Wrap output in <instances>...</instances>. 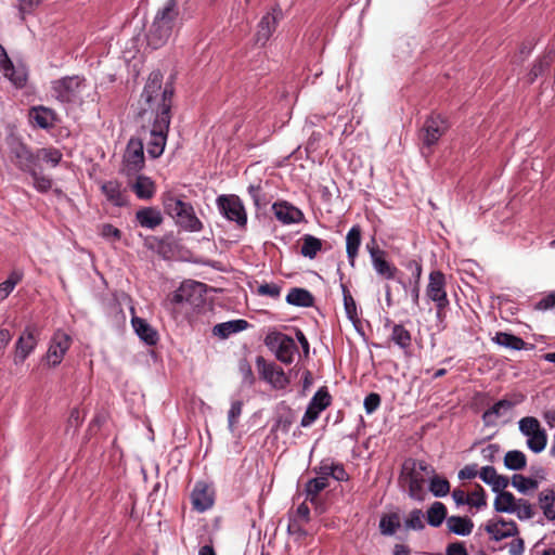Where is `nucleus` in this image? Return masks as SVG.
<instances>
[{
    "label": "nucleus",
    "mask_w": 555,
    "mask_h": 555,
    "mask_svg": "<svg viewBox=\"0 0 555 555\" xmlns=\"http://www.w3.org/2000/svg\"><path fill=\"white\" fill-rule=\"evenodd\" d=\"M173 88L166 83L163 86V74L154 70L149 75L140 96L139 115L147 126L149 139L146 151L151 158H158L165 150L169 126L171 122Z\"/></svg>",
    "instance_id": "nucleus-1"
},
{
    "label": "nucleus",
    "mask_w": 555,
    "mask_h": 555,
    "mask_svg": "<svg viewBox=\"0 0 555 555\" xmlns=\"http://www.w3.org/2000/svg\"><path fill=\"white\" fill-rule=\"evenodd\" d=\"M178 0H167L159 8L146 33V42L153 49L164 47L179 27Z\"/></svg>",
    "instance_id": "nucleus-2"
},
{
    "label": "nucleus",
    "mask_w": 555,
    "mask_h": 555,
    "mask_svg": "<svg viewBox=\"0 0 555 555\" xmlns=\"http://www.w3.org/2000/svg\"><path fill=\"white\" fill-rule=\"evenodd\" d=\"M88 89L87 78L82 75L64 76L51 81L53 98L67 105H81Z\"/></svg>",
    "instance_id": "nucleus-3"
},
{
    "label": "nucleus",
    "mask_w": 555,
    "mask_h": 555,
    "mask_svg": "<svg viewBox=\"0 0 555 555\" xmlns=\"http://www.w3.org/2000/svg\"><path fill=\"white\" fill-rule=\"evenodd\" d=\"M165 212L176 220L177 225L188 232H201L203 222L196 217L191 203L171 194L163 197Z\"/></svg>",
    "instance_id": "nucleus-4"
},
{
    "label": "nucleus",
    "mask_w": 555,
    "mask_h": 555,
    "mask_svg": "<svg viewBox=\"0 0 555 555\" xmlns=\"http://www.w3.org/2000/svg\"><path fill=\"white\" fill-rule=\"evenodd\" d=\"M435 468L425 461L408 459L402 465L401 478L408 483L409 495L415 501L425 498L426 477L434 475Z\"/></svg>",
    "instance_id": "nucleus-5"
},
{
    "label": "nucleus",
    "mask_w": 555,
    "mask_h": 555,
    "mask_svg": "<svg viewBox=\"0 0 555 555\" xmlns=\"http://www.w3.org/2000/svg\"><path fill=\"white\" fill-rule=\"evenodd\" d=\"M518 429L527 438L526 444L533 453H541L547 444V434L534 416H525L518 421Z\"/></svg>",
    "instance_id": "nucleus-6"
},
{
    "label": "nucleus",
    "mask_w": 555,
    "mask_h": 555,
    "mask_svg": "<svg viewBox=\"0 0 555 555\" xmlns=\"http://www.w3.org/2000/svg\"><path fill=\"white\" fill-rule=\"evenodd\" d=\"M426 296L429 300L435 302L437 319L442 320L446 309L450 305V300L446 291V276L441 271L437 270L430 272L426 287Z\"/></svg>",
    "instance_id": "nucleus-7"
},
{
    "label": "nucleus",
    "mask_w": 555,
    "mask_h": 555,
    "mask_svg": "<svg viewBox=\"0 0 555 555\" xmlns=\"http://www.w3.org/2000/svg\"><path fill=\"white\" fill-rule=\"evenodd\" d=\"M266 345L274 353L275 358L284 364H292L295 356L298 353L295 340L281 332L268 334Z\"/></svg>",
    "instance_id": "nucleus-8"
},
{
    "label": "nucleus",
    "mask_w": 555,
    "mask_h": 555,
    "mask_svg": "<svg viewBox=\"0 0 555 555\" xmlns=\"http://www.w3.org/2000/svg\"><path fill=\"white\" fill-rule=\"evenodd\" d=\"M219 212L229 221L243 229L247 224V212L237 195H220L216 199Z\"/></svg>",
    "instance_id": "nucleus-9"
},
{
    "label": "nucleus",
    "mask_w": 555,
    "mask_h": 555,
    "mask_svg": "<svg viewBox=\"0 0 555 555\" xmlns=\"http://www.w3.org/2000/svg\"><path fill=\"white\" fill-rule=\"evenodd\" d=\"M365 248L376 274L385 280H395L399 270L387 260V253L379 248L375 237L366 243Z\"/></svg>",
    "instance_id": "nucleus-10"
},
{
    "label": "nucleus",
    "mask_w": 555,
    "mask_h": 555,
    "mask_svg": "<svg viewBox=\"0 0 555 555\" xmlns=\"http://www.w3.org/2000/svg\"><path fill=\"white\" fill-rule=\"evenodd\" d=\"M256 365L261 379L274 389H285L289 385V378L284 370L274 362H267L263 357L256 358Z\"/></svg>",
    "instance_id": "nucleus-11"
},
{
    "label": "nucleus",
    "mask_w": 555,
    "mask_h": 555,
    "mask_svg": "<svg viewBox=\"0 0 555 555\" xmlns=\"http://www.w3.org/2000/svg\"><path fill=\"white\" fill-rule=\"evenodd\" d=\"M9 157L24 172H29L36 167V153L17 138L9 141Z\"/></svg>",
    "instance_id": "nucleus-12"
},
{
    "label": "nucleus",
    "mask_w": 555,
    "mask_h": 555,
    "mask_svg": "<svg viewBox=\"0 0 555 555\" xmlns=\"http://www.w3.org/2000/svg\"><path fill=\"white\" fill-rule=\"evenodd\" d=\"M448 128V121L441 115L428 116L420 132V139L423 145L426 147H431L437 144Z\"/></svg>",
    "instance_id": "nucleus-13"
},
{
    "label": "nucleus",
    "mask_w": 555,
    "mask_h": 555,
    "mask_svg": "<svg viewBox=\"0 0 555 555\" xmlns=\"http://www.w3.org/2000/svg\"><path fill=\"white\" fill-rule=\"evenodd\" d=\"M144 164L143 142L140 139L131 138L124 154L122 171L127 176L138 173Z\"/></svg>",
    "instance_id": "nucleus-14"
},
{
    "label": "nucleus",
    "mask_w": 555,
    "mask_h": 555,
    "mask_svg": "<svg viewBox=\"0 0 555 555\" xmlns=\"http://www.w3.org/2000/svg\"><path fill=\"white\" fill-rule=\"evenodd\" d=\"M332 402V397L326 387H321L310 399L306 412L301 418V427H310Z\"/></svg>",
    "instance_id": "nucleus-15"
},
{
    "label": "nucleus",
    "mask_w": 555,
    "mask_h": 555,
    "mask_svg": "<svg viewBox=\"0 0 555 555\" xmlns=\"http://www.w3.org/2000/svg\"><path fill=\"white\" fill-rule=\"evenodd\" d=\"M522 395H515L513 399L503 398L482 413V422L487 427L495 426L498 420L508 415L512 410L524 401Z\"/></svg>",
    "instance_id": "nucleus-16"
},
{
    "label": "nucleus",
    "mask_w": 555,
    "mask_h": 555,
    "mask_svg": "<svg viewBox=\"0 0 555 555\" xmlns=\"http://www.w3.org/2000/svg\"><path fill=\"white\" fill-rule=\"evenodd\" d=\"M72 345V338L63 331H56L49 344L46 360L50 366H57L62 363L64 356Z\"/></svg>",
    "instance_id": "nucleus-17"
},
{
    "label": "nucleus",
    "mask_w": 555,
    "mask_h": 555,
    "mask_svg": "<svg viewBox=\"0 0 555 555\" xmlns=\"http://www.w3.org/2000/svg\"><path fill=\"white\" fill-rule=\"evenodd\" d=\"M38 345V330L28 325L23 331L15 344V358L14 362L23 363L29 354L36 349Z\"/></svg>",
    "instance_id": "nucleus-18"
},
{
    "label": "nucleus",
    "mask_w": 555,
    "mask_h": 555,
    "mask_svg": "<svg viewBox=\"0 0 555 555\" xmlns=\"http://www.w3.org/2000/svg\"><path fill=\"white\" fill-rule=\"evenodd\" d=\"M214 490L204 481H197L191 492V502L195 511L203 513L214 505Z\"/></svg>",
    "instance_id": "nucleus-19"
},
{
    "label": "nucleus",
    "mask_w": 555,
    "mask_h": 555,
    "mask_svg": "<svg viewBox=\"0 0 555 555\" xmlns=\"http://www.w3.org/2000/svg\"><path fill=\"white\" fill-rule=\"evenodd\" d=\"M272 210L275 218L283 224L299 223L305 219V215L299 208L285 201L274 203Z\"/></svg>",
    "instance_id": "nucleus-20"
},
{
    "label": "nucleus",
    "mask_w": 555,
    "mask_h": 555,
    "mask_svg": "<svg viewBox=\"0 0 555 555\" xmlns=\"http://www.w3.org/2000/svg\"><path fill=\"white\" fill-rule=\"evenodd\" d=\"M101 191L106 201L115 207H124L128 205L126 189L117 180L105 181L101 185Z\"/></svg>",
    "instance_id": "nucleus-21"
},
{
    "label": "nucleus",
    "mask_w": 555,
    "mask_h": 555,
    "mask_svg": "<svg viewBox=\"0 0 555 555\" xmlns=\"http://www.w3.org/2000/svg\"><path fill=\"white\" fill-rule=\"evenodd\" d=\"M486 531L495 541L514 537L518 533L516 522L513 520L506 521L503 518L498 520H489L486 525Z\"/></svg>",
    "instance_id": "nucleus-22"
},
{
    "label": "nucleus",
    "mask_w": 555,
    "mask_h": 555,
    "mask_svg": "<svg viewBox=\"0 0 555 555\" xmlns=\"http://www.w3.org/2000/svg\"><path fill=\"white\" fill-rule=\"evenodd\" d=\"M0 70L15 86H23L26 81V74L16 69L8 55L5 48L0 43Z\"/></svg>",
    "instance_id": "nucleus-23"
},
{
    "label": "nucleus",
    "mask_w": 555,
    "mask_h": 555,
    "mask_svg": "<svg viewBox=\"0 0 555 555\" xmlns=\"http://www.w3.org/2000/svg\"><path fill=\"white\" fill-rule=\"evenodd\" d=\"M205 284L201 282L194 281H185L172 295V302L175 304H190L196 305V299L194 296L196 294L201 295Z\"/></svg>",
    "instance_id": "nucleus-24"
},
{
    "label": "nucleus",
    "mask_w": 555,
    "mask_h": 555,
    "mask_svg": "<svg viewBox=\"0 0 555 555\" xmlns=\"http://www.w3.org/2000/svg\"><path fill=\"white\" fill-rule=\"evenodd\" d=\"M281 15V10H273L272 12L267 13L262 16L258 24L257 33H256V41L260 44H264L273 31L276 28L279 16Z\"/></svg>",
    "instance_id": "nucleus-25"
},
{
    "label": "nucleus",
    "mask_w": 555,
    "mask_h": 555,
    "mask_svg": "<svg viewBox=\"0 0 555 555\" xmlns=\"http://www.w3.org/2000/svg\"><path fill=\"white\" fill-rule=\"evenodd\" d=\"M135 221L144 229L154 230L164 221L162 212L155 207H143L137 210Z\"/></svg>",
    "instance_id": "nucleus-26"
},
{
    "label": "nucleus",
    "mask_w": 555,
    "mask_h": 555,
    "mask_svg": "<svg viewBox=\"0 0 555 555\" xmlns=\"http://www.w3.org/2000/svg\"><path fill=\"white\" fill-rule=\"evenodd\" d=\"M479 478L491 487L493 492H498L507 488L509 479L506 476L499 475L493 466H483L479 470Z\"/></svg>",
    "instance_id": "nucleus-27"
},
{
    "label": "nucleus",
    "mask_w": 555,
    "mask_h": 555,
    "mask_svg": "<svg viewBox=\"0 0 555 555\" xmlns=\"http://www.w3.org/2000/svg\"><path fill=\"white\" fill-rule=\"evenodd\" d=\"M131 324L135 334L142 341L149 346L157 344L159 338L158 333L150 323L146 322V320L139 317H132Z\"/></svg>",
    "instance_id": "nucleus-28"
},
{
    "label": "nucleus",
    "mask_w": 555,
    "mask_h": 555,
    "mask_svg": "<svg viewBox=\"0 0 555 555\" xmlns=\"http://www.w3.org/2000/svg\"><path fill=\"white\" fill-rule=\"evenodd\" d=\"M362 241V231L359 224H354L350 228L346 235V254L349 264L353 268L356 259L359 254V248Z\"/></svg>",
    "instance_id": "nucleus-29"
},
{
    "label": "nucleus",
    "mask_w": 555,
    "mask_h": 555,
    "mask_svg": "<svg viewBox=\"0 0 555 555\" xmlns=\"http://www.w3.org/2000/svg\"><path fill=\"white\" fill-rule=\"evenodd\" d=\"M249 326V323L244 319L231 320L228 322L218 323L212 327V334L222 339L230 337L233 334L243 332Z\"/></svg>",
    "instance_id": "nucleus-30"
},
{
    "label": "nucleus",
    "mask_w": 555,
    "mask_h": 555,
    "mask_svg": "<svg viewBox=\"0 0 555 555\" xmlns=\"http://www.w3.org/2000/svg\"><path fill=\"white\" fill-rule=\"evenodd\" d=\"M132 191L139 199H151L156 192L155 182L144 175H139L131 185Z\"/></svg>",
    "instance_id": "nucleus-31"
},
{
    "label": "nucleus",
    "mask_w": 555,
    "mask_h": 555,
    "mask_svg": "<svg viewBox=\"0 0 555 555\" xmlns=\"http://www.w3.org/2000/svg\"><path fill=\"white\" fill-rule=\"evenodd\" d=\"M492 340L499 346L517 351L533 348L532 345L528 347V344L522 338L506 332H498Z\"/></svg>",
    "instance_id": "nucleus-32"
},
{
    "label": "nucleus",
    "mask_w": 555,
    "mask_h": 555,
    "mask_svg": "<svg viewBox=\"0 0 555 555\" xmlns=\"http://www.w3.org/2000/svg\"><path fill=\"white\" fill-rule=\"evenodd\" d=\"M29 116L33 124L40 129H50L54 126L55 114L50 108L43 106L33 107Z\"/></svg>",
    "instance_id": "nucleus-33"
},
{
    "label": "nucleus",
    "mask_w": 555,
    "mask_h": 555,
    "mask_svg": "<svg viewBox=\"0 0 555 555\" xmlns=\"http://www.w3.org/2000/svg\"><path fill=\"white\" fill-rule=\"evenodd\" d=\"M285 300L291 306L302 308L311 307L314 304L313 295L308 289L301 287L291 288Z\"/></svg>",
    "instance_id": "nucleus-34"
},
{
    "label": "nucleus",
    "mask_w": 555,
    "mask_h": 555,
    "mask_svg": "<svg viewBox=\"0 0 555 555\" xmlns=\"http://www.w3.org/2000/svg\"><path fill=\"white\" fill-rule=\"evenodd\" d=\"M390 341L398 346L404 353H408L412 345L411 333L402 324H392Z\"/></svg>",
    "instance_id": "nucleus-35"
},
{
    "label": "nucleus",
    "mask_w": 555,
    "mask_h": 555,
    "mask_svg": "<svg viewBox=\"0 0 555 555\" xmlns=\"http://www.w3.org/2000/svg\"><path fill=\"white\" fill-rule=\"evenodd\" d=\"M300 243V255L309 259H314L323 246L322 240L312 234H304Z\"/></svg>",
    "instance_id": "nucleus-36"
},
{
    "label": "nucleus",
    "mask_w": 555,
    "mask_h": 555,
    "mask_svg": "<svg viewBox=\"0 0 555 555\" xmlns=\"http://www.w3.org/2000/svg\"><path fill=\"white\" fill-rule=\"evenodd\" d=\"M340 288H341V293H343V300H344V308H345L346 315L351 321L353 326L358 330V326L361 322H360L356 300L353 299V297L346 284L340 283Z\"/></svg>",
    "instance_id": "nucleus-37"
},
{
    "label": "nucleus",
    "mask_w": 555,
    "mask_h": 555,
    "mask_svg": "<svg viewBox=\"0 0 555 555\" xmlns=\"http://www.w3.org/2000/svg\"><path fill=\"white\" fill-rule=\"evenodd\" d=\"M448 530L456 535H468L473 531L474 522L468 517L450 516L447 518Z\"/></svg>",
    "instance_id": "nucleus-38"
},
{
    "label": "nucleus",
    "mask_w": 555,
    "mask_h": 555,
    "mask_svg": "<svg viewBox=\"0 0 555 555\" xmlns=\"http://www.w3.org/2000/svg\"><path fill=\"white\" fill-rule=\"evenodd\" d=\"M495 493L496 496L493 503L494 511L498 513L513 514L518 499H516L512 492L504 490Z\"/></svg>",
    "instance_id": "nucleus-39"
},
{
    "label": "nucleus",
    "mask_w": 555,
    "mask_h": 555,
    "mask_svg": "<svg viewBox=\"0 0 555 555\" xmlns=\"http://www.w3.org/2000/svg\"><path fill=\"white\" fill-rule=\"evenodd\" d=\"M447 507L442 502L435 501L426 512V519L429 526L439 527L442 522L447 521Z\"/></svg>",
    "instance_id": "nucleus-40"
},
{
    "label": "nucleus",
    "mask_w": 555,
    "mask_h": 555,
    "mask_svg": "<svg viewBox=\"0 0 555 555\" xmlns=\"http://www.w3.org/2000/svg\"><path fill=\"white\" fill-rule=\"evenodd\" d=\"M63 158L62 152L56 147H42L36 151V167L42 160L51 167H56Z\"/></svg>",
    "instance_id": "nucleus-41"
},
{
    "label": "nucleus",
    "mask_w": 555,
    "mask_h": 555,
    "mask_svg": "<svg viewBox=\"0 0 555 555\" xmlns=\"http://www.w3.org/2000/svg\"><path fill=\"white\" fill-rule=\"evenodd\" d=\"M400 526V517L397 513L384 514L379 519V531L386 537L393 535Z\"/></svg>",
    "instance_id": "nucleus-42"
},
{
    "label": "nucleus",
    "mask_w": 555,
    "mask_h": 555,
    "mask_svg": "<svg viewBox=\"0 0 555 555\" xmlns=\"http://www.w3.org/2000/svg\"><path fill=\"white\" fill-rule=\"evenodd\" d=\"M539 504L544 516L550 520H555V492L553 490L540 492Z\"/></svg>",
    "instance_id": "nucleus-43"
},
{
    "label": "nucleus",
    "mask_w": 555,
    "mask_h": 555,
    "mask_svg": "<svg viewBox=\"0 0 555 555\" xmlns=\"http://www.w3.org/2000/svg\"><path fill=\"white\" fill-rule=\"evenodd\" d=\"M328 487V482L323 477L310 479L305 486L306 500L315 503L319 494Z\"/></svg>",
    "instance_id": "nucleus-44"
},
{
    "label": "nucleus",
    "mask_w": 555,
    "mask_h": 555,
    "mask_svg": "<svg viewBox=\"0 0 555 555\" xmlns=\"http://www.w3.org/2000/svg\"><path fill=\"white\" fill-rule=\"evenodd\" d=\"M527 465V457L522 451L512 450L504 456V466L509 470H521Z\"/></svg>",
    "instance_id": "nucleus-45"
},
{
    "label": "nucleus",
    "mask_w": 555,
    "mask_h": 555,
    "mask_svg": "<svg viewBox=\"0 0 555 555\" xmlns=\"http://www.w3.org/2000/svg\"><path fill=\"white\" fill-rule=\"evenodd\" d=\"M428 489L434 496L443 498L450 492V482L434 473V475L429 476Z\"/></svg>",
    "instance_id": "nucleus-46"
},
{
    "label": "nucleus",
    "mask_w": 555,
    "mask_h": 555,
    "mask_svg": "<svg viewBox=\"0 0 555 555\" xmlns=\"http://www.w3.org/2000/svg\"><path fill=\"white\" fill-rule=\"evenodd\" d=\"M23 280V273L18 270L12 271L8 279L0 283V301L4 300Z\"/></svg>",
    "instance_id": "nucleus-47"
},
{
    "label": "nucleus",
    "mask_w": 555,
    "mask_h": 555,
    "mask_svg": "<svg viewBox=\"0 0 555 555\" xmlns=\"http://www.w3.org/2000/svg\"><path fill=\"white\" fill-rule=\"evenodd\" d=\"M34 181V188L41 193L48 192L52 188V180L42 175L40 167H35L33 170L28 172Z\"/></svg>",
    "instance_id": "nucleus-48"
},
{
    "label": "nucleus",
    "mask_w": 555,
    "mask_h": 555,
    "mask_svg": "<svg viewBox=\"0 0 555 555\" xmlns=\"http://www.w3.org/2000/svg\"><path fill=\"white\" fill-rule=\"evenodd\" d=\"M512 486L517 489L520 493H527L528 491L535 490L539 483L535 479L526 477L524 475L515 474L512 477Z\"/></svg>",
    "instance_id": "nucleus-49"
},
{
    "label": "nucleus",
    "mask_w": 555,
    "mask_h": 555,
    "mask_svg": "<svg viewBox=\"0 0 555 555\" xmlns=\"http://www.w3.org/2000/svg\"><path fill=\"white\" fill-rule=\"evenodd\" d=\"M404 528L406 530L422 531L425 528L423 512L418 508L411 511L404 519Z\"/></svg>",
    "instance_id": "nucleus-50"
},
{
    "label": "nucleus",
    "mask_w": 555,
    "mask_h": 555,
    "mask_svg": "<svg viewBox=\"0 0 555 555\" xmlns=\"http://www.w3.org/2000/svg\"><path fill=\"white\" fill-rule=\"evenodd\" d=\"M295 421L294 413L291 409H286L283 413L279 414L273 425V430H280L287 434Z\"/></svg>",
    "instance_id": "nucleus-51"
},
{
    "label": "nucleus",
    "mask_w": 555,
    "mask_h": 555,
    "mask_svg": "<svg viewBox=\"0 0 555 555\" xmlns=\"http://www.w3.org/2000/svg\"><path fill=\"white\" fill-rule=\"evenodd\" d=\"M243 411V401L233 400L230 410L228 411V428L231 433L235 430L238 420Z\"/></svg>",
    "instance_id": "nucleus-52"
},
{
    "label": "nucleus",
    "mask_w": 555,
    "mask_h": 555,
    "mask_svg": "<svg viewBox=\"0 0 555 555\" xmlns=\"http://www.w3.org/2000/svg\"><path fill=\"white\" fill-rule=\"evenodd\" d=\"M550 67L551 60L548 57L544 56L537 60L528 74V81L532 83L538 77L547 72Z\"/></svg>",
    "instance_id": "nucleus-53"
},
{
    "label": "nucleus",
    "mask_w": 555,
    "mask_h": 555,
    "mask_svg": "<svg viewBox=\"0 0 555 555\" xmlns=\"http://www.w3.org/2000/svg\"><path fill=\"white\" fill-rule=\"evenodd\" d=\"M467 505L474 506L478 509L487 505L486 491L480 485H476L474 491L467 494Z\"/></svg>",
    "instance_id": "nucleus-54"
},
{
    "label": "nucleus",
    "mask_w": 555,
    "mask_h": 555,
    "mask_svg": "<svg viewBox=\"0 0 555 555\" xmlns=\"http://www.w3.org/2000/svg\"><path fill=\"white\" fill-rule=\"evenodd\" d=\"M247 192L257 208H262L268 205L269 201L267 199L266 194L262 192L260 183L250 184L247 188Z\"/></svg>",
    "instance_id": "nucleus-55"
},
{
    "label": "nucleus",
    "mask_w": 555,
    "mask_h": 555,
    "mask_svg": "<svg viewBox=\"0 0 555 555\" xmlns=\"http://www.w3.org/2000/svg\"><path fill=\"white\" fill-rule=\"evenodd\" d=\"M513 514H516L520 520H528L533 517L534 512L532 505L527 500L518 499Z\"/></svg>",
    "instance_id": "nucleus-56"
},
{
    "label": "nucleus",
    "mask_w": 555,
    "mask_h": 555,
    "mask_svg": "<svg viewBox=\"0 0 555 555\" xmlns=\"http://www.w3.org/2000/svg\"><path fill=\"white\" fill-rule=\"evenodd\" d=\"M281 286L276 283H262L257 287L256 293L259 296H267L273 299H278L281 296Z\"/></svg>",
    "instance_id": "nucleus-57"
},
{
    "label": "nucleus",
    "mask_w": 555,
    "mask_h": 555,
    "mask_svg": "<svg viewBox=\"0 0 555 555\" xmlns=\"http://www.w3.org/2000/svg\"><path fill=\"white\" fill-rule=\"evenodd\" d=\"M100 235L107 242L114 243L121 238V231L111 223L101 225Z\"/></svg>",
    "instance_id": "nucleus-58"
},
{
    "label": "nucleus",
    "mask_w": 555,
    "mask_h": 555,
    "mask_svg": "<svg viewBox=\"0 0 555 555\" xmlns=\"http://www.w3.org/2000/svg\"><path fill=\"white\" fill-rule=\"evenodd\" d=\"M533 308L534 310L538 311H547L551 309H555V291L542 296L541 299L534 304Z\"/></svg>",
    "instance_id": "nucleus-59"
},
{
    "label": "nucleus",
    "mask_w": 555,
    "mask_h": 555,
    "mask_svg": "<svg viewBox=\"0 0 555 555\" xmlns=\"http://www.w3.org/2000/svg\"><path fill=\"white\" fill-rule=\"evenodd\" d=\"M238 371L242 375L243 383L246 385H253L255 383V376L253 373L251 365L245 359L241 360L238 363Z\"/></svg>",
    "instance_id": "nucleus-60"
},
{
    "label": "nucleus",
    "mask_w": 555,
    "mask_h": 555,
    "mask_svg": "<svg viewBox=\"0 0 555 555\" xmlns=\"http://www.w3.org/2000/svg\"><path fill=\"white\" fill-rule=\"evenodd\" d=\"M332 466L333 460L324 459L313 468V472L317 474V477H323L328 482V478L332 477Z\"/></svg>",
    "instance_id": "nucleus-61"
},
{
    "label": "nucleus",
    "mask_w": 555,
    "mask_h": 555,
    "mask_svg": "<svg viewBox=\"0 0 555 555\" xmlns=\"http://www.w3.org/2000/svg\"><path fill=\"white\" fill-rule=\"evenodd\" d=\"M380 405V396L376 392L369 393L363 401V406L366 414L374 413Z\"/></svg>",
    "instance_id": "nucleus-62"
},
{
    "label": "nucleus",
    "mask_w": 555,
    "mask_h": 555,
    "mask_svg": "<svg viewBox=\"0 0 555 555\" xmlns=\"http://www.w3.org/2000/svg\"><path fill=\"white\" fill-rule=\"evenodd\" d=\"M85 414L79 410V408H73L67 418V426L76 430L81 426Z\"/></svg>",
    "instance_id": "nucleus-63"
},
{
    "label": "nucleus",
    "mask_w": 555,
    "mask_h": 555,
    "mask_svg": "<svg viewBox=\"0 0 555 555\" xmlns=\"http://www.w3.org/2000/svg\"><path fill=\"white\" fill-rule=\"evenodd\" d=\"M500 453V446L490 443L481 450V456L485 461L493 463Z\"/></svg>",
    "instance_id": "nucleus-64"
}]
</instances>
